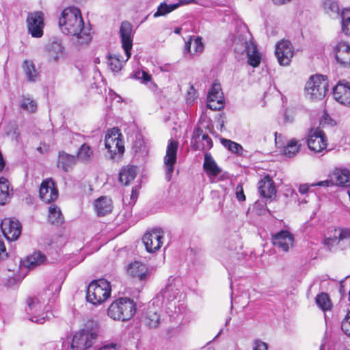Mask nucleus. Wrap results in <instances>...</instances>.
Listing matches in <instances>:
<instances>
[{"mask_svg":"<svg viewBox=\"0 0 350 350\" xmlns=\"http://www.w3.org/2000/svg\"><path fill=\"white\" fill-rule=\"evenodd\" d=\"M77 160L75 156L65 152H60L57 160V167L64 172H68L76 163Z\"/></svg>","mask_w":350,"mask_h":350,"instance_id":"nucleus-32","label":"nucleus"},{"mask_svg":"<svg viewBox=\"0 0 350 350\" xmlns=\"http://www.w3.org/2000/svg\"><path fill=\"white\" fill-rule=\"evenodd\" d=\"M94 208L98 216H104L112 211V201L106 196L100 197L94 202Z\"/></svg>","mask_w":350,"mask_h":350,"instance_id":"nucleus-29","label":"nucleus"},{"mask_svg":"<svg viewBox=\"0 0 350 350\" xmlns=\"http://www.w3.org/2000/svg\"><path fill=\"white\" fill-rule=\"evenodd\" d=\"M300 146L299 141L295 139H291L284 148L283 153L289 158L293 157L299 152Z\"/></svg>","mask_w":350,"mask_h":350,"instance_id":"nucleus-38","label":"nucleus"},{"mask_svg":"<svg viewBox=\"0 0 350 350\" xmlns=\"http://www.w3.org/2000/svg\"><path fill=\"white\" fill-rule=\"evenodd\" d=\"M230 255L233 259L239 260L241 258L243 254L241 252V245H239L238 246H236L234 248H232L230 246Z\"/></svg>","mask_w":350,"mask_h":350,"instance_id":"nucleus-46","label":"nucleus"},{"mask_svg":"<svg viewBox=\"0 0 350 350\" xmlns=\"http://www.w3.org/2000/svg\"><path fill=\"white\" fill-rule=\"evenodd\" d=\"M258 191L260 196L267 199H272L276 195V189L272 178L269 176H265L258 182Z\"/></svg>","mask_w":350,"mask_h":350,"instance_id":"nucleus-23","label":"nucleus"},{"mask_svg":"<svg viewBox=\"0 0 350 350\" xmlns=\"http://www.w3.org/2000/svg\"><path fill=\"white\" fill-rule=\"evenodd\" d=\"M333 53L338 64L343 68H350V44L338 41L333 46Z\"/></svg>","mask_w":350,"mask_h":350,"instance_id":"nucleus-15","label":"nucleus"},{"mask_svg":"<svg viewBox=\"0 0 350 350\" xmlns=\"http://www.w3.org/2000/svg\"><path fill=\"white\" fill-rule=\"evenodd\" d=\"M46 53L50 62L57 63L66 57L67 52L62 40L54 38L46 46Z\"/></svg>","mask_w":350,"mask_h":350,"instance_id":"nucleus-12","label":"nucleus"},{"mask_svg":"<svg viewBox=\"0 0 350 350\" xmlns=\"http://www.w3.org/2000/svg\"><path fill=\"white\" fill-rule=\"evenodd\" d=\"M293 234L287 230H281L273 236L272 242L275 247L283 252L288 251L293 244Z\"/></svg>","mask_w":350,"mask_h":350,"instance_id":"nucleus-22","label":"nucleus"},{"mask_svg":"<svg viewBox=\"0 0 350 350\" xmlns=\"http://www.w3.org/2000/svg\"><path fill=\"white\" fill-rule=\"evenodd\" d=\"M144 324L151 329L159 327L161 323L160 309L154 306H149L143 319Z\"/></svg>","mask_w":350,"mask_h":350,"instance_id":"nucleus-24","label":"nucleus"},{"mask_svg":"<svg viewBox=\"0 0 350 350\" xmlns=\"http://www.w3.org/2000/svg\"><path fill=\"white\" fill-rule=\"evenodd\" d=\"M136 312V304L128 297H120L113 301L108 308L107 314L113 320L126 321Z\"/></svg>","mask_w":350,"mask_h":350,"instance_id":"nucleus-4","label":"nucleus"},{"mask_svg":"<svg viewBox=\"0 0 350 350\" xmlns=\"http://www.w3.org/2000/svg\"><path fill=\"white\" fill-rule=\"evenodd\" d=\"M182 29L180 27H176L174 29V33L176 34H179L181 32Z\"/></svg>","mask_w":350,"mask_h":350,"instance_id":"nucleus-64","label":"nucleus"},{"mask_svg":"<svg viewBox=\"0 0 350 350\" xmlns=\"http://www.w3.org/2000/svg\"><path fill=\"white\" fill-rule=\"evenodd\" d=\"M139 75L141 76H139L138 78L142 79V80L144 83H147V82L150 81L151 79V76L144 71H142V72H139Z\"/></svg>","mask_w":350,"mask_h":350,"instance_id":"nucleus-53","label":"nucleus"},{"mask_svg":"<svg viewBox=\"0 0 350 350\" xmlns=\"http://www.w3.org/2000/svg\"><path fill=\"white\" fill-rule=\"evenodd\" d=\"M137 175L136 168L134 166L124 167L119 173V180L124 185H128L133 181Z\"/></svg>","mask_w":350,"mask_h":350,"instance_id":"nucleus-34","label":"nucleus"},{"mask_svg":"<svg viewBox=\"0 0 350 350\" xmlns=\"http://www.w3.org/2000/svg\"><path fill=\"white\" fill-rule=\"evenodd\" d=\"M137 196H138V189H137V187L135 186L132 188V193L131 195V200L132 203L135 202V201L137 200Z\"/></svg>","mask_w":350,"mask_h":350,"instance_id":"nucleus-54","label":"nucleus"},{"mask_svg":"<svg viewBox=\"0 0 350 350\" xmlns=\"http://www.w3.org/2000/svg\"><path fill=\"white\" fill-rule=\"evenodd\" d=\"M307 190H308V188H307V187H306V186H305V185L301 186V187H299V191H300L301 193H306V192L307 191Z\"/></svg>","mask_w":350,"mask_h":350,"instance_id":"nucleus-62","label":"nucleus"},{"mask_svg":"<svg viewBox=\"0 0 350 350\" xmlns=\"http://www.w3.org/2000/svg\"><path fill=\"white\" fill-rule=\"evenodd\" d=\"M179 7V3H174L167 5L165 3H161L157 8V12L154 14V18L165 16L168 13L172 12Z\"/></svg>","mask_w":350,"mask_h":350,"instance_id":"nucleus-41","label":"nucleus"},{"mask_svg":"<svg viewBox=\"0 0 350 350\" xmlns=\"http://www.w3.org/2000/svg\"><path fill=\"white\" fill-rule=\"evenodd\" d=\"M316 303L323 310H329L331 309L332 304L329 296L325 293H321L316 297Z\"/></svg>","mask_w":350,"mask_h":350,"instance_id":"nucleus-42","label":"nucleus"},{"mask_svg":"<svg viewBox=\"0 0 350 350\" xmlns=\"http://www.w3.org/2000/svg\"><path fill=\"white\" fill-rule=\"evenodd\" d=\"M97 350H116V345L113 343L103 345Z\"/></svg>","mask_w":350,"mask_h":350,"instance_id":"nucleus-56","label":"nucleus"},{"mask_svg":"<svg viewBox=\"0 0 350 350\" xmlns=\"http://www.w3.org/2000/svg\"><path fill=\"white\" fill-rule=\"evenodd\" d=\"M332 185V180L330 178L325 180L319 181L316 184V185L320 186V187H329Z\"/></svg>","mask_w":350,"mask_h":350,"instance_id":"nucleus-55","label":"nucleus"},{"mask_svg":"<svg viewBox=\"0 0 350 350\" xmlns=\"http://www.w3.org/2000/svg\"><path fill=\"white\" fill-rule=\"evenodd\" d=\"M59 26L64 34L75 36L79 44H87L92 39L89 29L84 28L81 11L76 7L70 6L62 10Z\"/></svg>","mask_w":350,"mask_h":350,"instance_id":"nucleus-1","label":"nucleus"},{"mask_svg":"<svg viewBox=\"0 0 350 350\" xmlns=\"http://www.w3.org/2000/svg\"><path fill=\"white\" fill-rule=\"evenodd\" d=\"M92 155L93 151L91 147L87 144H83L78 150L76 158L81 162L88 163L91 160Z\"/></svg>","mask_w":350,"mask_h":350,"instance_id":"nucleus-37","label":"nucleus"},{"mask_svg":"<svg viewBox=\"0 0 350 350\" xmlns=\"http://www.w3.org/2000/svg\"><path fill=\"white\" fill-rule=\"evenodd\" d=\"M49 149V146H44V149H42V148L41 146L38 147L37 148V150L40 152V153H44L45 152H46Z\"/></svg>","mask_w":350,"mask_h":350,"instance_id":"nucleus-60","label":"nucleus"},{"mask_svg":"<svg viewBox=\"0 0 350 350\" xmlns=\"http://www.w3.org/2000/svg\"><path fill=\"white\" fill-rule=\"evenodd\" d=\"M275 143L278 144L279 139H280V137H282V135H278L277 133H275Z\"/></svg>","mask_w":350,"mask_h":350,"instance_id":"nucleus-63","label":"nucleus"},{"mask_svg":"<svg viewBox=\"0 0 350 350\" xmlns=\"http://www.w3.org/2000/svg\"><path fill=\"white\" fill-rule=\"evenodd\" d=\"M252 350H268V345L260 340H255L252 344Z\"/></svg>","mask_w":350,"mask_h":350,"instance_id":"nucleus-48","label":"nucleus"},{"mask_svg":"<svg viewBox=\"0 0 350 350\" xmlns=\"http://www.w3.org/2000/svg\"><path fill=\"white\" fill-rule=\"evenodd\" d=\"M204 51V44L200 37L190 36L185 42L184 52L189 53L191 55L200 54Z\"/></svg>","mask_w":350,"mask_h":350,"instance_id":"nucleus-28","label":"nucleus"},{"mask_svg":"<svg viewBox=\"0 0 350 350\" xmlns=\"http://www.w3.org/2000/svg\"><path fill=\"white\" fill-rule=\"evenodd\" d=\"M340 242L350 243L349 229H334L333 236L325 239L324 243L327 246H333L339 244Z\"/></svg>","mask_w":350,"mask_h":350,"instance_id":"nucleus-27","label":"nucleus"},{"mask_svg":"<svg viewBox=\"0 0 350 350\" xmlns=\"http://www.w3.org/2000/svg\"><path fill=\"white\" fill-rule=\"evenodd\" d=\"M306 94L311 100H321L328 90V82L325 76L316 75L310 77L306 87Z\"/></svg>","mask_w":350,"mask_h":350,"instance_id":"nucleus-6","label":"nucleus"},{"mask_svg":"<svg viewBox=\"0 0 350 350\" xmlns=\"http://www.w3.org/2000/svg\"><path fill=\"white\" fill-rule=\"evenodd\" d=\"M37 103L31 97H23V110L26 109L30 113H34L37 109Z\"/></svg>","mask_w":350,"mask_h":350,"instance_id":"nucleus-44","label":"nucleus"},{"mask_svg":"<svg viewBox=\"0 0 350 350\" xmlns=\"http://www.w3.org/2000/svg\"><path fill=\"white\" fill-rule=\"evenodd\" d=\"M111 291V285L106 280H94L88 286L87 301L94 305L100 304L110 297Z\"/></svg>","mask_w":350,"mask_h":350,"instance_id":"nucleus-5","label":"nucleus"},{"mask_svg":"<svg viewBox=\"0 0 350 350\" xmlns=\"http://www.w3.org/2000/svg\"><path fill=\"white\" fill-rule=\"evenodd\" d=\"M8 135L10 136L12 139H14L16 142H19L20 133L17 132L16 130H14L12 133H8Z\"/></svg>","mask_w":350,"mask_h":350,"instance_id":"nucleus-57","label":"nucleus"},{"mask_svg":"<svg viewBox=\"0 0 350 350\" xmlns=\"http://www.w3.org/2000/svg\"><path fill=\"white\" fill-rule=\"evenodd\" d=\"M233 44L236 53L246 55L250 66L257 67L260 64L261 57L256 46L252 41L251 34L245 26L241 28L240 32L236 36Z\"/></svg>","mask_w":350,"mask_h":350,"instance_id":"nucleus-2","label":"nucleus"},{"mask_svg":"<svg viewBox=\"0 0 350 350\" xmlns=\"http://www.w3.org/2000/svg\"><path fill=\"white\" fill-rule=\"evenodd\" d=\"M332 185L348 186L350 185V172L347 168H335L329 176Z\"/></svg>","mask_w":350,"mask_h":350,"instance_id":"nucleus-25","label":"nucleus"},{"mask_svg":"<svg viewBox=\"0 0 350 350\" xmlns=\"http://www.w3.org/2000/svg\"><path fill=\"white\" fill-rule=\"evenodd\" d=\"M325 10L327 12H331L337 13L339 11V7L336 2L327 1L325 3Z\"/></svg>","mask_w":350,"mask_h":350,"instance_id":"nucleus-47","label":"nucleus"},{"mask_svg":"<svg viewBox=\"0 0 350 350\" xmlns=\"http://www.w3.org/2000/svg\"><path fill=\"white\" fill-rule=\"evenodd\" d=\"M203 168L211 181H213L214 178L221 172V169L208 153H206L204 155Z\"/></svg>","mask_w":350,"mask_h":350,"instance_id":"nucleus-30","label":"nucleus"},{"mask_svg":"<svg viewBox=\"0 0 350 350\" xmlns=\"http://www.w3.org/2000/svg\"><path fill=\"white\" fill-rule=\"evenodd\" d=\"M224 97L219 83H214L208 93L207 107L212 110L224 107Z\"/></svg>","mask_w":350,"mask_h":350,"instance_id":"nucleus-18","label":"nucleus"},{"mask_svg":"<svg viewBox=\"0 0 350 350\" xmlns=\"http://www.w3.org/2000/svg\"><path fill=\"white\" fill-rule=\"evenodd\" d=\"M179 1V5L182 4H187L191 2H193L194 0H178Z\"/></svg>","mask_w":350,"mask_h":350,"instance_id":"nucleus-61","label":"nucleus"},{"mask_svg":"<svg viewBox=\"0 0 350 350\" xmlns=\"http://www.w3.org/2000/svg\"><path fill=\"white\" fill-rule=\"evenodd\" d=\"M202 134V131L200 129H197L194 131L193 133V138L195 141L197 142L200 139V135Z\"/></svg>","mask_w":350,"mask_h":350,"instance_id":"nucleus-58","label":"nucleus"},{"mask_svg":"<svg viewBox=\"0 0 350 350\" xmlns=\"http://www.w3.org/2000/svg\"><path fill=\"white\" fill-rule=\"evenodd\" d=\"M327 140L324 132L319 128L310 129L307 144L308 148L314 152H321L327 146Z\"/></svg>","mask_w":350,"mask_h":350,"instance_id":"nucleus-10","label":"nucleus"},{"mask_svg":"<svg viewBox=\"0 0 350 350\" xmlns=\"http://www.w3.org/2000/svg\"><path fill=\"white\" fill-rule=\"evenodd\" d=\"M178 148V142L170 139L166 148V154L163 159L164 167L165 169V178L170 181L172 174L174 170V165L177 159V151Z\"/></svg>","mask_w":350,"mask_h":350,"instance_id":"nucleus-11","label":"nucleus"},{"mask_svg":"<svg viewBox=\"0 0 350 350\" xmlns=\"http://www.w3.org/2000/svg\"><path fill=\"white\" fill-rule=\"evenodd\" d=\"M105 146L113 159H119L124 152V145L122 135L117 128H113L107 131L105 137Z\"/></svg>","mask_w":350,"mask_h":350,"instance_id":"nucleus-7","label":"nucleus"},{"mask_svg":"<svg viewBox=\"0 0 350 350\" xmlns=\"http://www.w3.org/2000/svg\"><path fill=\"white\" fill-rule=\"evenodd\" d=\"M97 337L93 329L84 328L77 332L71 343L72 350H86L91 347Z\"/></svg>","mask_w":350,"mask_h":350,"instance_id":"nucleus-8","label":"nucleus"},{"mask_svg":"<svg viewBox=\"0 0 350 350\" xmlns=\"http://www.w3.org/2000/svg\"><path fill=\"white\" fill-rule=\"evenodd\" d=\"M50 309L48 299L44 298L42 295L29 296L25 300V318L31 322L42 324L49 319Z\"/></svg>","mask_w":350,"mask_h":350,"instance_id":"nucleus-3","label":"nucleus"},{"mask_svg":"<svg viewBox=\"0 0 350 350\" xmlns=\"http://www.w3.org/2000/svg\"><path fill=\"white\" fill-rule=\"evenodd\" d=\"M46 261V257L40 252H35L28 256L25 260H23V267L33 269L35 267L43 265Z\"/></svg>","mask_w":350,"mask_h":350,"instance_id":"nucleus-31","label":"nucleus"},{"mask_svg":"<svg viewBox=\"0 0 350 350\" xmlns=\"http://www.w3.org/2000/svg\"><path fill=\"white\" fill-rule=\"evenodd\" d=\"M236 196L239 201H243L245 200L244 195L243 189L241 185H238L236 187Z\"/></svg>","mask_w":350,"mask_h":350,"instance_id":"nucleus-51","label":"nucleus"},{"mask_svg":"<svg viewBox=\"0 0 350 350\" xmlns=\"http://www.w3.org/2000/svg\"><path fill=\"white\" fill-rule=\"evenodd\" d=\"M133 26L128 21L122 23L120 28V35L121 38L122 46L125 52L127 61L131 55V50L133 46V36H132Z\"/></svg>","mask_w":350,"mask_h":350,"instance_id":"nucleus-20","label":"nucleus"},{"mask_svg":"<svg viewBox=\"0 0 350 350\" xmlns=\"http://www.w3.org/2000/svg\"><path fill=\"white\" fill-rule=\"evenodd\" d=\"M291 1V0H273L274 4L278 5L286 4L288 2H290Z\"/></svg>","mask_w":350,"mask_h":350,"instance_id":"nucleus-59","label":"nucleus"},{"mask_svg":"<svg viewBox=\"0 0 350 350\" xmlns=\"http://www.w3.org/2000/svg\"><path fill=\"white\" fill-rule=\"evenodd\" d=\"M123 62L117 55H110L108 57L109 67L113 72H118L122 69Z\"/></svg>","mask_w":350,"mask_h":350,"instance_id":"nucleus-43","label":"nucleus"},{"mask_svg":"<svg viewBox=\"0 0 350 350\" xmlns=\"http://www.w3.org/2000/svg\"><path fill=\"white\" fill-rule=\"evenodd\" d=\"M341 329L347 336L350 337V310L341 323Z\"/></svg>","mask_w":350,"mask_h":350,"instance_id":"nucleus-45","label":"nucleus"},{"mask_svg":"<svg viewBox=\"0 0 350 350\" xmlns=\"http://www.w3.org/2000/svg\"><path fill=\"white\" fill-rule=\"evenodd\" d=\"M9 187L8 179L0 177V205H4L9 201L11 196Z\"/></svg>","mask_w":350,"mask_h":350,"instance_id":"nucleus-35","label":"nucleus"},{"mask_svg":"<svg viewBox=\"0 0 350 350\" xmlns=\"http://www.w3.org/2000/svg\"><path fill=\"white\" fill-rule=\"evenodd\" d=\"M23 74L27 81L36 82L40 79V75L38 69L36 68L34 63L30 60L23 62Z\"/></svg>","mask_w":350,"mask_h":350,"instance_id":"nucleus-33","label":"nucleus"},{"mask_svg":"<svg viewBox=\"0 0 350 350\" xmlns=\"http://www.w3.org/2000/svg\"><path fill=\"white\" fill-rule=\"evenodd\" d=\"M197 98L196 91L193 85H190L187 94V101L189 103H192Z\"/></svg>","mask_w":350,"mask_h":350,"instance_id":"nucleus-49","label":"nucleus"},{"mask_svg":"<svg viewBox=\"0 0 350 350\" xmlns=\"http://www.w3.org/2000/svg\"><path fill=\"white\" fill-rule=\"evenodd\" d=\"M163 232L161 228L152 229L148 231L142 238L143 243L148 252H154L163 244Z\"/></svg>","mask_w":350,"mask_h":350,"instance_id":"nucleus-13","label":"nucleus"},{"mask_svg":"<svg viewBox=\"0 0 350 350\" xmlns=\"http://www.w3.org/2000/svg\"><path fill=\"white\" fill-rule=\"evenodd\" d=\"M333 96L340 104L350 106V83L339 81L333 88Z\"/></svg>","mask_w":350,"mask_h":350,"instance_id":"nucleus-21","label":"nucleus"},{"mask_svg":"<svg viewBox=\"0 0 350 350\" xmlns=\"http://www.w3.org/2000/svg\"><path fill=\"white\" fill-rule=\"evenodd\" d=\"M27 29L31 37L40 38L44 34V14L40 11L30 12L27 19Z\"/></svg>","mask_w":350,"mask_h":350,"instance_id":"nucleus-9","label":"nucleus"},{"mask_svg":"<svg viewBox=\"0 0 350 350\" xmlns=\"http://www.w3.org/2000/svg\"><path fill=\"white\" fill-rule=\"evenodd\" d=\"M1 229L3 236L8 241L18 239L21 233V225L14 218H5L1 221Z\"/></svg>","mask_w":350,"mask_h":350,"instance_id":"nucleus-14","label":"nucleus"},{"mask_svg":"<svg viewBox=\"0 0 350 350\" xmlns=\"http://www.w3.org/2000/svg\"><path fill=\"white\" fill-rule=\"evenodd\" d=\"M127 273L131 277L139 280H146L149 275V271L146 265L138 261H135L129 265Z\"/></svg>","mask_w":350,"mask_h":350,"instance_id":"nucleus-26","label":"nucleus"},{"mask_svg":"<svg viewBox=\"0 0 350 350\" xmlns=\"http://www.w3.org/2000/svg\"><path fill=\"white\" fill-rule=\"evenodd\" d=\"M275 53L280 65H288L294 54L292 44L284 40L278 42L275 45Z\"/></svg>","mask_w":350,"mask_h":350,"instance_id":"nucleus-17","label":"nucleus"},{"mask_svg":"<svg viewBox=\"0 0 350 350\" xmlns=\"http://www.w3.org/2000/svg\"><path fill=\"white\" fill-rule=\"evenodd\" d=\"M48 220L51 224H62L64 218L60 209L57 206L53 205L49 208Z\"/></svg>","mask_w":350,"mask_h":350,"instance_id":"nucleus-36","label":"nucleus"},{"mask_svg":"<svg viewBox=\"0 0 350 350\" xmlns=\"http://www.w3.org/2000/svg\"><path fill=\"white\" fill-rule=\"evenodd\" d=\"M342 32L350 36V9H344L340 14Z\"/></svg>","mask_w":350,"mask_h":350,"instance_id":"nucleus-39","label":"nucleus"},{"mask_svg":"<svg viewBox=\"0 0 350 350\" xmlns=\"http://www.w3.org/2000/svg\"><path fill=\"white\" fill-rule=\"evenodd\" d=\"M7 256L8 254L6 252L4 242L1 239H0V259H3L4 257Z\"/></svg>","mask_w":350,"mask_h":350,"instance_id":"nucleus-52","label":"nucleus"},{"mask_svg":"<svg viewBox=\"0 0 350 350\" xmlns=\"http://www.w3.org/2000/svg\"><path fill=\"white\" fill-rule=\"evenodd\" d=\"M221 143L231 152L240 156L243 154V148L241 144L227 139H221Z\"/></svg>","mask_w":350,"mask_h":350,"instance_id":"nucleus-40","label":"nucleus"},{"mask_svg":"<svg viewBox=\"0 0 350 350\" xmlns=\"http://www.w3.org/2000/svg\"><path fill=\"white\" fill-rule=\"evenodd\" d=\"M202 139L204 142L203 144V148L210 149L213 146V142L211 138L206 134H203Z\"/></svg>","mask_w":350,"mask_h":350,"instance_id":"nucleus-50","label":"nucleus"},{"mask_svg":"<svg viewBox=\"0 0 350 350\" xmlns=\"http://www.w3.org/2000/svg\"><path fill=\"white\" fill-rule=\"evenodd\" d=\"M180 282L177 278L170 277L164 289L161 292L164 304H172L180 295Z\"/></svg>","mask_w":350,"mask_h":350,"instance_id":"nucleus-16","label":"nucleus"},{"mask_svg":"<svg viewBox=\"0 0 350 350\" xmlns=\"http://www.w3.org/2000/svg\"><path fill=\"white\" fill-rule=\"evenodd\" d=\"M40 197L46 203H51L56 200L59 193L54 181L51 178L44 180L40 187Z\"/></svg>","mask_w":350,"mask_h":350,"instance_id":"nucleus-19","label":"nucleus"}]
</instances>
